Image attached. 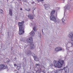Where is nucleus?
<instances>
[{
    "mask_svg": "<svg viewBox=\"0 0 73 73\" xmlns=\"http://www.w3.org/2000/svg\"><path fill=\"white\" fill-rule=\"evenodd\" d=\"M42 33H44V32H43V31H42Z\"/></svg>",
    "mask_w": 73,
    "mask_h": 73,
    "instance_id": "42",
    "label": "nucleus"
},
{
    "mask_svg": "<svg viewBox=\"0 0 73 73\" xmlns=\"http://www.w3.org/2000/svg\"><path fill=\"white\" fill-rule=\"evenodd\" d=\"M0 12L1 14H4V11L1 9H0Z\"/></svg>",
    "mask_w": 73,
    "mask_h": 73,
    "instance_id": "19",
    "label": "nucleus"
},
{
    "mask_svg": "<svg viewBox=\"0 0 73 73\" xmlns=\"http://www.w3.org/2000/svg\"><path fill=\"white\" fill-rule=\"evenodd\" d=\"M64 71L66 73H68L69 72V68L67 67H64Z\"/></svg>",
    "mask_w": 73,
    "mask_h": 73,
    "instance_id": "11",
    "label": "nucleus"
},
{
    "mask_svg": "<svg viewBox=\"0 0 73 73\" xmlns=\"http://www.w3.org/2000/svg\"><path fill=\"white\" fill-rule=\"evenodd\" d=\"M34 68H35V69H37V67H35Z\"/></svg>",
    "mask_w": 73,
    "mask_h": 73,
    "instance_id": "31",
    "label": "nucleus"
},
{
    "mask_svg": "<svg viewBox=\"0 0 73 73\" xmlns=\"http://www.w3.org/2000/svg\"><path fill=\"white\" fill-rule=\"evenodd\" d=\"M30 35L31 36H35V32L33 31H32V32H31L30 33Z\"/></svg>",
    "mask_w": 73,
    "mask_h": 73,
    "instance_id": "14",
    "label": "nucleus"
},
{
    "mask_svg": "<svg viewBox=\"0 0 73 73\" xmlns=\"http://www.w3.org/2000/svg\"><path fill=\"white\" fill-rule=\"evenodd\" d=\"M35 65L36 66H40V64H36Z\"/></svg>",
    "mask_w": 73,
    "mask_h": 73,
    "instance_id": "25",
    "label": "nucleus"
},
{
    "mask_svg": "<svg viewBox=\"0 0 73 73\" xmlns=\"http://www.w3.org/2000/svg\"><path fill=\"white\" fill-rule=\"evenodd\" d=\"M25 53L27 55H30L31 53V51L30 50L26 51H25Z\"/></svg>",
    "mask_w": 73,
    "mask_h": 73,
    "instance_id": "12",
    "label": "nucleus"
},
{
    "mask_svg": "<svg viewBox=\"0 0 73 73\" xmlns=\"http://www.w3.org/2000/svg\"><path fill=\"white\" fill-rule=\"evenodd\" d=\"M14 66H17V64H14Z\"/></svg>",
    "mask_w": 73,
    "mask_h": 73,
    "instance_id": "29",
    "label": "nucleus"
},
{
    "mask_svg": "<svg viewBox=\"0 0 73 73\" xmlns=\"http://www.w3.org/2000/svg\"><path fill=\"white\" fill-rule=\"evenodd\" d=\"M33 29L34 31H35L36 30V27H35Z\"/></svg>",
    "mask_w": 73,
    "mask_h": 73,
    "instance_id": "24",
    "label": "nucleus"
},
{
    "mask_svg": "<svg viewBox=\"0 0 73 73\" xmlns=\"http://www.w3.org/2000/svg\"><path fill=\"white\" fill-rule=\"evenodd\" d=\"M34 3H35V2H33L32 3V4H34Z\"/></svg>",
    "mask_w": 73,
    "mask_h": 73,
    "instance_id": "35",
    "label": "nucleus"
},
{
    "mask_svg": "<svg viewBox=\"0 0 73 73\" xmlns=\"http://www.w3.org/2000/svg\"><path fill=\"white\" fill-rule=\"evenodd\" d=\"M21 68V66H18L17 68V70H19L20 69V68Z\"/></svg>",
    "mask_w": 73,
    "mask_h": 73,
    "instance_id": "21",
    "label": "nucleus"
},
{
    "mask_svg": "<svg viewBox=\"0 0 73 73\" xmlns=\"http://www.w3.org/2000/svg\"><path fill=\"white\" fill-rule=\"evenodd\" d=\"M7 1H8V0H7Z\"/></svg>",
    "mask_w": 73,
    "mask_h": 73,
    "instance_id": "43",
    "label": "nucleus"
},
{
    "mask_svg": "<svg viewBox=\"0 0 73 73\" xmlns=\"http://www.w3.org/2000/svg\"><path fill=\"white\" fill-rule=\"evenodd\" d=\"M26 41L27 43H30L31 44L30 45V49H33L34 48V44H32L33 42V38L32 37H31L27 39Z\"/></svg>",
    "mask_w": 73,
    "mask_h": 73,
    "instance_id": "3",
    "label": "nucleus"
},
{
    "mask_svg": "<svg viewBox=\"0 0 73 73\" xmlns=\"http://www.w3.org/2000/svg\"><path fill=\"white\" fill-rule=\"evenodd\" d=\"M14 59H15V60H17V58L16 57H15L14 58Z\"/></svg>",
    "mask_w": 73,
    "mask_h": 73,
    "instance_id": "33",
    "label": "nucleus"
},
{
    "mask_svg": "<svg viewBox=\"0 0 73 73\" xmlns=\"http://www.w3.org/2000/svg\"><path fill=\"white\" fill-rule=\"evenodd\" d=\"M50 19L51 20L53 21L54 22L55 20H56V18L54 16V15H50Z\"/></svg>",
    "mask_w": 73,
    "mask_h": 73,
    "instance_id": "7",
    "label": "nucleus"
},
{
    "mask_svg": "<svg viewBox=\"0 0 73 73\" xmlns=\"http://www.w3.org/2000/svg\"><path fill=\"white\" fill-rule=\"evenodd\" d=\"M32 56L33 57L35 61H39V59L37 57V56L35 54L33 53Z\"/></svg>",
    "mask_w": 73,
    "mask_h": 73,
    "instance_id": "6",
    "label": "nucleus"
},
{
    "mask_svg": "<svg viewBox=\"0 0 73 73\" xmlns=\"http://www.w3.org/2000/svg\"><path fill=\"white\" fill-rule=\"evenodd\" d=\"M48 73H52V72H48Z\"/></svg>",
    "mask_w": 73,
    "mask_h": 73,
    "instance_id": "37",
    "label": "nucleus"
},
{
    "mask_svg": "<svg viewBox=\"0 0 73 73\" xmlns=\"http://www.w3.org/2000/svg\"><path fill=\"white\" fill-rule=\"evenodd\" d=\"M23 1L24 2H27V0H24Z\"/></svg>",
    "mask_w": 73,
    "mask_h": 73,
    "instance_id": "32",
    "label": "nucleus"
},
{
    "mask_svg": "<svg viewBox=\"0 0 73 73\" xmlns=\"http://www.w3.org/2000/svg\"><path fill=\"white\" fill-rule=\"evenodd\" d=\"M21 41L22 42H26V41L24 40L23 38H22L21 39Z\"/></svg>",
    "mask_w": 73,
    "mask_h": 73,
    "instance_id": "20",
    "label": "nucleus"
},
{
    "mask_svg": "<svg viewBox=\"0 0 73 73\" xmlns=\"http://www.w3.org/2000/svg\"><path fill=\"white\" fill-rule=\"evenodd\" d=\"M28 17L30 19H34L33 17V16L31 15H28Z\"/></svg>",
    "mask_w": 73,
    "mask_h": 73,
    "instance_id": "15",
    "label": "nucleus"
},
{
    "mask_svg": "<svg viewBox=\"0 0 73 73\" xmlns=\"http://www.w3.org/2000/svg\"><path fill=\"white\" fill-rule=\"evenodd\" d=\"M58 47L55 48V50L56 52H58Z\"/></svg>",
    "mask_w": 73,
    "mask_h": 73,
    "instance_id": "23",
    "label": "nucleus"
},
{
    "mask_svg": "<svg viewBox=\"0 0 73 73\" xmlns=\"http://www.w3.org/2000/svg\"><path fill=\"white\" fill-rule=\"evenodd\" d=\"M9 14L11 16H12V9H9Z\"/></svg>",
    "mask_w": 73,
    "mask_h": 73,
    "instance_id": "16",
    "label": "nucleus"
},
{
    "mask_svg": "<svg viewBox=\"0 0 73 73\" xmlns=\"http://www.w3.org/2000/svg\"><path fill=\"white\" fill-rule=\"evenodd\" d=\"M34 10H35V9H34V10L33 11H33H34Z\"/></svg>",
    "mask_w": 73,
    "mask_h": 73,
    "instance_id": "39",
    "label": "nucleus"
},
{
    "mask_svg": "<svg viewBox=\"0 0 73 73\" xmlns=\"http://www.w3.org/2000/svg\"><path fill=\"white\" fill-rule=\"evenodd\" d=\"M25 65L24 66H23V69H25Z\"/></svg>",
    "mask_w": 73,
    "mask_h": 73,
    "instance_id": "30",
    "label": "nucleus"
},
{
    "mask_svg": "<svg viewBox=\"0 0 73 73\" xmlns=\"http://www.w3.org/2000/svg\"><path fill=\"white\" fill-rule=\"evenodd\" d=\"M70 8V7L69 6H66L64 7V12L66 11V10H69Z\"/></svg>",
    "mask_w": 73,
    "mask_h": 73,
    "instance_id": "10",
    "label": "nucleus"
},
{
    "mask_svg": "<svg viewBox=\"0 0 73 73\" xmlns=\"http://www.w3.org/2000/svg\"><path fill=\"white\" fill-rule=\"evenodd\" d=\"M58 52H59V51H61V50H62V48H61L60 47H58Z\"/></svg>",
    "mask_w": 73,
    "mask_h": 73,
    "instance_id": "22",
    "label": "nucleus"
},
{
    "mask_svg": "<svg viewBox=\"0 0 73 73\" xmlns=\"http://www.w3.org/2000/svg\"><path fill=\"white\" fill-rule=\"evenodd\" d=\"M66 20V18L65 17H64L62 19V24H63L64 25H65V23L64 22V21H65Z\"/></svg>",
    "mask_w": 73,
    "mask_h": 73,
    "instance_id": "13",
    "label": "nucleus"
},
{
    "mask_svg": "<svg viewBox=\"0 0 73 73\" xmlns=\"http://www.w3.org/2000/svg\"><path fill=\"white\" fill-rule=\"evenodd\" d=\"M38 2H40V1H42L44 0H37Z\"/></svg>",
    "mask_w": 73,
    "mask_h": 73,
    "instance_id": "27",
    "label": "nucleus"
},
{
    "mask_svg": "<svg viewBox=\"0 0 73 73\" xmlns=\"http://www.w3.org/2000/svg\"><path fill=\"white\" fill-rule=\"evenodd\" d=\"M43 68H45V67H43Z\"/></svg>",
    "mask_w": 73,
    "mask_h": 73,
    "instance_id": "41",
    "label": "nucleus"
},
{
    "mask_svg": "<svg viewBox=\"0 0 73 73\" xmlns=\"http://www.w3.org/2000/svg\"><path fill=\"white\" fill-rule=\"evenodd\" d=\"M68 37L71 38V41H73V33H69V34L68 35ZM71 44L72 45H73V42H71Z\"/></svg>",
    "mask_w": 73,
    "mask_h": 73,
    "instance_id": "4",
    "label": "nucleus"
},
{
    "mask_svg": "<svg viewBox=\"0 0 73 73\" xmlns=\"http://www.w3.org/2000/svg\"><path fill=\"white\" fill-rule=\"evenodd\" d=\"M54 66L56 68L58 66V68H61L62 66V65L64 63V61L61 59H60L58 61H54Z\"/></svg>",
    "mask_w": 73,
    "mask_h": 73,
    "instance_id": "2",
    "label": "nucleus"
},
{
    "mask_svg": "<svg viewBox=\"0 0 73 73\" xmlns=\"http://www.w3.org/2000/svg\"><path fill=\"white\" fill-rule=\"evenodd\" d=\"M4 61H5V62H6V63H7V62H9V61H10V60L9 58L6 59Z\"/></svg>",
    "mask_w": 73,
    "mask_h": 73,
    "instance_id": "18",
    "label": "nucleus"
},
{
    "mask_svg": "<svg viewBox=\"0 0 73 73\" xmlns=\"http://www.w3.org/2000/svg\"><path fill=\"white\" fill-rule=\"evenodd\" d=\"M54 22L56 23V24H59L60 23V20L59 19H57L56 18L55 20H54Z\"/></svg>",
    "mask_w": 73,
    "mask_h": 73,
    "instance_id": "8",
    "label": "nucleus"
},
{
    "mask_svg": "<svg viewBox=\"0 0 73 73\" xmlns=\"http://www.w3.org/2000/svg\"><path fill=\"white\" fill-rule=\"evenodd\" d=\"M31 11V9H29L28 10V11Z\"/></svg>",
    "mask_w": 73,
    "mask_h": 73,
    "instance_id": "34",
    "label": "nucleus"
},
{
    "mask_svg": "<svg viewBox=\"0 0 73 73\" xmlns=\"http://www.w3.org/2000/svg\"><path fill=\"white\" fill-rule=\"evenodd\" d=\"M43 29H41V31H43Z\"/></svg>",
    "mask_w": 73,
    "mask_h": 73,
    "instance_id": "38",
    "label": "nucleus"
},
{
    "mask_svg": "<svg viewBox=\"0 0 73 73\" xmlns=\"http://www.w3.org/2000/svg\"><path fill=\"white\" fill-rule=\"evenodd\" d=\"M12 0V1H14V0Z\"/></svg>",
    "mask_w": 73,
    "mask_h": 73,
    "instance_id": "40",
    "label": "nucleus"
},
{
    "mask_svg": "<svg viewBox=\"0 0 73 73\" xmlns=\"http://www.w3.org/2000/svg\"><path fill=\"white\" fill-rule=\"evenodd\" d=\"M44 5V8L45 9H46V10H48V9H49V4H45Z\"/></svg>",
    "mask_w": 73,
    "mask_h": 73,
    "instance_id": "9",
    "label": "nucleus"
},
{
    "mask_svg": "<svg viewBox=\"0 0 73 73\" xmlns=\"http://www.w3.org/2000/svg\"><path fill=\"white\" fill-rule=\"evenodd\" d=\"M7 68V65H5L4 64H0V70L1 69H5Z\"/></svg>",
    "mask_w": 73,
    "mask_h": 73,
    "instance_id": "5",
    "label": "nucleus"
},
{
    "mask_svg": "<svg viewBox=\"0 0 73 73\" xmlns=\"http://www.w3.org/2000/svg\"><path fill=\"white\" fill-rule=\"evenodd\" d=\"M18 73V72H17V73Z\"/></svg>",
    "mask_w": 73,
    "mask_h": 73,
    "instance_id": "44",
    "label": "nucleus"
},
{
    "mask_svg": "<svg viewBox=\"0 0 73 73\" xmlns=\"http://www.w3.org/2000/svg\"><path fill=\"white\" fill-rule=\"evenodd\" d=\"M63 70H64V68L63 69H60L59 70V71L60 72H62Z\"/></svg>",
    "mask_w": 73,
    "mask_h": 73,
    "instance_id": "26",
    "label": "nucleus"
},
{
    "mask_svg": "<svg viewBox=\"0 0 73 73\" xmlns=\"http://www.w3.org/2000/svg\"><path fill=\"white\" fill-rule=\"evenodd\" d=\"M55 13V10H54L52 11L51 13V15L54 16V14Z\"/></svg>",
    "mask_w": 73,
    "mask_h": 73,
    "instance_id": "17",
    "label": "nucleus"
},
{
    "mask_svg": "<svg viewBox=\"0 0 73 73\" xmlns=\"http://www.w3.org/2000/svg\"><path fill=\"white\" fill-rule=\"evenodd\" d=\"M20 10H21V11H22V8H21L20 9Z\"/></svg>",
    "mask_w": 73,
    "mask_h": 73,
    "instance_id": "36",
    "label": "nucleus"
},
{
    "mask_svg": "<svg viewBox=\"0 0 73 73\" xmlns=\"http://www.w3.org/2000/svg\"><path fill=\"white\" fill-rule=\"evenodd\" d=\"M24 24V21L19 22L18 23L19 28V35H22L24 32V30L25 29V26Z\"/></svg>",
    "mask_w": 73,
    "mask_h": 73,
    "instance_id": "1",
    "label": "nucleus"
},
{
    "mask_svg": "<svg viewBox=\"0 0 73 73\" xmlns=\"http://www.w3.org/2000/svg\"><path fill=\"white\" fill-rule=\"evenodd\" d=\"M53 66V64H50V66Z\"/></svg>",
    "mask_w": 73,
    "mask_h": 73,
    "instance_id": "28",
    "label": "nucleus"
}]
</instances>
